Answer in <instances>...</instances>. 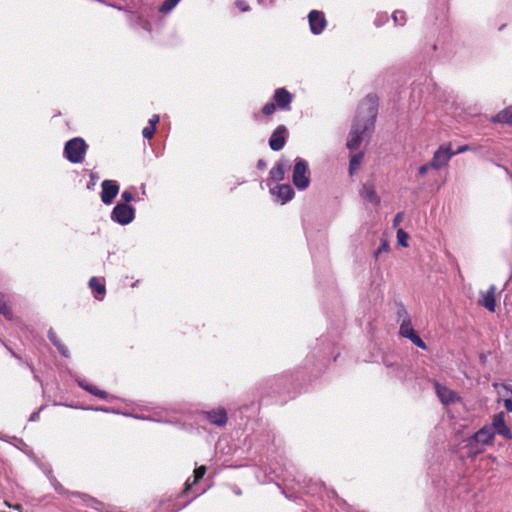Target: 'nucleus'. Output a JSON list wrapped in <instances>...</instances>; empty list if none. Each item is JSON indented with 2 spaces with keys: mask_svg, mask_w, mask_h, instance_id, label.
Here are the masks:
<instances>
[{
  "mask_svg": "<svg viewBox=\"0 0 512 512\" xmlns=\"http://www.w3.org/2000/svg\"><path fill=\"white\" fill-rule=\"evenodd\" d=\"M377 113L378 98L374 94H368L358 107L348 135L346 146L351 152L357 150L364 138L373 132Z\"/></svg>",
  "mask_w": 512,
  "mask_h": 512,
  "instance_id": "1",
  "label": "nucleus"
},
{
  "mask_svg": "<svg viewBox=\"0 0 512 512\" xmlns=\"http://www.w3.org/2000/svg\"><path fill=\"white\" fill-rule=\"evenodd\" d=\"M494 437L495 432L493 431V427H490L489 425H485L478 430L468 441L467 446L469 447V456H476L483 451L477 447L478 444L492 445Z\"/></svg>",
  "mask_w": 512,
  "mask_h": 512,
  "instance_id": "2",
  "label": "nucleus"
},
{
  "mask_svg": "<svg viewBox=\"0 0 512 512\" xmlns=\"http://www.w3.org/2000/svg\"><path fill=\"white\" fill-rule=\"evenodd\" d=\"M87 148L88 145L84 139L76 137L66 142L64 154L69 162L74 164L81 163L84 160Z\"/></svg>",
  "mask_w": 512,
  "mask_h": 512,
  "instance_id": "3",
  "label": "nucleus"
},
{
  "mask_svg": "<svg viewBox=\"0 0 512 512\" xmlns=\"http://www.w3.org/2000/svg\"><path fill=\"white\" fill-rule=\"evenodd\" d=\"M292 181L299 190L306 189L310 184L308 163L302 158L295 159Z\"/></svg>",
  "mask_w": 512,
  "mask_h": 512,
  "instance_id": "4",
  "label": "nucleus"
},
{
  "mask_svg": "<svg viewBox=\"0 0 512 512\" xmlns=\"http://www.w3.org/2000/svg\"><path fill=\"white\" fill-rule=\"evenodd\" d=\"M455 155L452 151L451 143L442 144L434 152L431 159L432 169L439 170L448 165L451 158Z\"/></svg>",
  "mask_w": 512,
  "mask_h": 512,
  "instance_id": "5",
  "label": "nucleus"
},
{
  "mask_svg": "<svg viewBox=\"0 0 512 512\" xmlns=\"http://www.w3.org/2000/svg\"><path fill=\"white\" fill-rule=\"evenodd\" d=\"M134 214L135 210L132 206L118 203L112 210L111 218L121 225H127L133 221Z\"/></svg>",
  "mask_w": 512,
  "mask_h": 512,
  "instance_id": "6",
  "label": "nucleus"
},
{
  "mask_svg": "<svg viewBox=\"0 0 512 512\" xmlns=\"http://www.w3.org/2000/svg\"><path fill=\"white\" fill-rule=\"evenodd\" d=\"M310 30L313 34H320L326 27L327 21L324 13L318 10H312L308 15Z\"/></svg>",
  "mask_w": 512,
  "mask_h": 512,
  "instance_id": "7",
  "label": "nucleus"
},
{
  "mask_svg": "<svg viewBox=\"0 0 512 512\" xmlns=\"http://www.w3.org/2000/svg\"><path fill=\"white\" fill-rule=\"evenodd\" d=\"M273 100L278 109L289 110L293 95L286 88H277L274 92Z\"/></svg>",
  "mask_w": 512,
  "mask_h": 512,
  "instance_id": "8",
  "label": "nucleus"
},
{
  "mask_svg": "<svg viewBox=\"0 0 512 512\" xmlns=\"http://www.w3.org/2000/svg\"><path fill=\"white\" fill-rule=\"evenodd\" d=\"M287 129L284 125H279L272 133L269 139V146L273 151L281 150L286 143Z\"/></svg>",
  "mask_w": 512,
  "mask_h": 512,
  "instance_id": "9",
  "label": "nucleus"
},
{
  "mask_svg": "<svg viewBox=\"0 0 512 512\" xmlns=\"http://www.w3.org/2000/svg\"><path fill=\"white\" fill-rule=\"evenodd\" d=\"M101 200L104 204H111L119 192V186L112 180H104L101 184Z\"/></svg>",
  "mask_w": 512,
  "mask_h": 512,
  "instance_id": "10",
  "label": "nucleus"
},
{
  "mask_svg": "<svg viewBox=\"0 0 512 512\" xmlns=\"http://www.w3.org/2000/svg\"><path fill=\"white\" fill-rule=\"evenodd\" d=\"M204 415L211 424L219 427L225 426L228 421L227 412L223 407L206 411Z\"/></svg>",
  "mask_w": 512,
  "mask_h": 512,
  "instance_id": "11",
  "label": "nucleus"
},
{
  "mask_svg": "<svg viewBox=\"0 0 512 512\" xmlns=\"http://www.w3.org/2000/svg\"><path fill=\"white\" fill-rule=\"evenodd\" d=\"M496 286L491 285L486 292H481V298L479 299V305L483 306L490 312H495L496 309Z\"/></svg>",
  "mask_w": 512,
  "mask_h": 512,
  "instance_id": "12",
  "label": "nucleus"
},
{
  "mask_svg": "<svg viewBox=\"0 0 512 512\" xmlns=\"http://www.w3.org/2000/svg\"><path fill=\"white\" fill-rule=\"evenodd\" d=\"M360 194L365 201L372 203L375 206H378L381 202L373 184H364Z\"/></svg>",
  "mask_w": 512,
  "mask_h": 512,
  "instance_id": "13",
  "label": "nucleus"
},
{
  "mask_svg": "<svg viewBox=\"0 0 512 512\" xmlns=\"http://www.w3.org/2000/svg\"><path fill=\"white\" fill-rule=\"evenodd\" d=\"M436 392L441 402L444 404L454 403L458 400L457 394L445 386L436 384Z\"/></svg>",
  "mask_w": 512,
  "mask_h": 512,
  "instance_id": "14",
  "label": "nucleus"
},
{
  "mask_svg": "<svg viewBox=\"0 0 512 512\" xmlns=\"http://www.w3.org/2000/svg\"><path fill=\"white\" fill-rule=\"evenodd\" d=\"M493 123H501L512 126V106H509L492 117Z\"/></svg>",
  "mask_w": 512,
  "mask_h": 512,
  "instance_id": "15",
  "label": "nucleus"
},
{
  "mask_svg": "<svg viewBox=\"0 0 512 512\" xmlns=\"http://www.w3.org/2000/svg\"><path fill=\"white\" fill-rule=\"evenodd\" d=\"M206 467L204 465L196 468L194 470L193 480L191 481L190 478L187 479L185 483V488L183 490V494L188 493V491L191 489V487L195 484H197L205 475L206 473Z\"/></svg>",
  "mask_w": 512,
  "mask_h": 512,
  "instance_id": "16",
  "label": "nucleus"
},
{
  "mask_svg": "<svg viewBox=\"0 0 512 512\" xmlns=\"http://www.w3.org/2000/svg\"><path fill=\"white\" fill-rule=\"evenodd\" d=\"M89 287L98 299H102L106 293L105 284L97 277H92L89 280Z\"/></svg>",
  "mask_w": 512,
  "mask_h": 512,
  "instance_id": "17",
  "label": "nucleus"
},
{
  "mask_svg": "<svg viewBox=\"0 0 512 512\" xmlns=\"http://www.w3.org/2000/svg\"><path fill=\"white\" fill-rule=\"evenodd\" d=\"M399 333L402 337L407 338L409 340L416 334L409 317L406 316L403 319L400 325Z\"/></svg>",
  "mask_w": 512,
  "mask_h": 512,
  "instance_id": "18",
  "label": "nucleus"
},
{
  "mask_svg": "<svg viewBox=\"0 0 512 512\" xmlns=\"http://www.w3.org/2000/svg\"><path fill=\"white\" fill-rule=\"evenodd\" d=\"M294 196V190L289 184H282L277 187V197L283 203L291 200Z\"/></svg>",
  "mask_w": 512,
  "mask_h": 512,
  "instance_id": "19",
  "label": "nucleus"
},
{
  "mask_svg": "<svg viewBox=\"0 0 512 512\" xmlns=\"http://www.w3.org/2000/svg\"><path fill=\"white\" fill-rule=\"evenodd\" d=\"M270 177L275 182H280L285 177V166L282 163H277L271 170H270Z\"/></svg>",
  "mask_w": 512,
  "mask_h": 512,
  "instance_id": "20",
  "label": "nucleus"
},
{
  "mask_svg": "<svg viewBox=\"0 0 512 512\" xmlns=\"http://www.w3.org/2000/svg\"><path fill=\"white\" fill-rule=\"evenodd\" d=\"M0 314H2L6 319H13V312L8 304L6 297L4 294L0 293Z\"/></svg>",
  "mask_w": 512,
  "mask_h": 512,
  "instance_id": "21",
  "label": "nucleus"
},
{
  "mask_svg": "<svg viewBox=\"0 0 512 512\" xmlns=\"http://www.w3.org/2000/svg\"><path fill=\"white\" fill-rule=\"evenodd\" d=\"M363 157H364L363 152L352 154L350 156L349 172L351 175L354 174L359 169L360 164L363 160Z\"/></svg>",
  "mask_w": 512,
  "mask_h": 512,
  "instance_id": "22",
  "label": "nucleus"
},
{
  "mask_svg": "<svg viewBox=\"0 0 512 512\" xmlns=\"http://www.w3.org/2000/svg\"><path fill=\"white\" fill-rule=\"evenodd\" d=\"M490 427H493V431L495 433H498V430H502L507 427L503 412L494 415L492 425Z\"/></svg>",
  "mask_w": 512,
  "mask_h": 512,
  "instance_id": "23",
  "label": "nucleus"
},
{
  "mask_svg": "<svg viewBox=\"0 0 512 512\" xmlns=\"http://www.w3.org/2000/svg\"><path fill=\"white\" fill-rule=\"evenodd\" d=\"M87 392H89L90 394L100 398V399H107L109 397V394L104 391V390H101L99 389L97 386L95 385H92V384H87V385H84L82 386Z\"/></svg>",
  "mask_w": 512,
  "mask_h": 512,
  "instance_id": "24",
  "label": "nucleus"
},
{
  "mask_svg": "<svg viewBox=\"0 0 512 512\" xmlns=\"http://www.w3.org/2000/svg\"><path fill=\"white\" fill-rule=\"evenodd\" d=\"M408 239H409L408 233H406L403 229L397 230V241H398L399 245H401L402 247H407Z\"/></svg>",
  "mask_w": 512,
  "mask_h": 512,
  "instance_id": "25",
  "label": "nucleus"
},
{
  "mask_svg": "<svg viewBox=\"0 0 512 512\" xmlns=\"http://www.w3.org/2000/svg\"><path fill=\"white\" fill-rule=\"evenodd\" d=\"M179 1L180 0H165L160 7V11L163 13L170 12L178 4Z\"/></svg>",
  "mask_w": 512,
  "mask_h": 512,
  "instance_id": "26",
  "label": "nucleus"
},
{
  "mask_svg": "<svg viewBox=\"0 0 512 512\" xmlns=\"http://www.w3.org/2000/svg\"><path fill=\"white\" fill-rule=\"evenodd\" d=\"M392 18L397 25H404L406 23V15L404 11H395L392 15Z\"/></svg>",
  "mask_w": 512,
  "mask_h": 512,
  "instance_id": "27",
  "label": "nucleus"
},
{
  "mask_svg": "<svg viewBox=\"0 0 512 512\" xmlns=\"http://www.w3.org/2000/svg\"><path fill=\"white\" fill-rule=\"evenodd\" d=\"M276 108H277V106L275 103H273V102L266 103L262 108V113L265 116H270L275 112Z\"/></svg>",
  "mask_w": 512,
  "mask_h": 512,
  "instance_id": "28",
  "label": "nucleus"
},
{
  "mask_svg": "<svg viewBox=\"0 0 512 512\" xmlns=\"http://www.w3.org/2000/svg\"><path fill=\"white\" fill-rule=\"evenodd\" d=\"M59 351V353L64 356V357H68L69 356V350L68 348L62 343L61 340L57 341L55 344H53Z\"/></svg>",
  "mask_w": 512,
  "mask_h": 512,
  "instance_id": "29",
  "label": "nucleus"
},
{
  "mask_svg": "<svg viewBox=\"0 0 512 512\" xmlns=\"http://www.w3.org/2000/svg\"><path fill=\"white\" fill-rule=\"evenodd\" d=\"M155 132L156 128L154 126L148 125L145 128H143L142 135L144 136V138L151 139L154 136Z\"/></svg>",
  "mask_w": 512,
  "mask_h": 512,
  "instance_id": "30",
  "label": "nucleus"
},
{
  "mask_svg": "<svg viewBox=\"0 0 512 512\" xmlns=\"http://www.w3.org/2000/svg\"><path fill=\"white\" fill-rule=\"evenodd\" d=\"M410 341L421 349H426L427 347L425 342L419 337L417 333L410 339Z\"/></svg>",
  "mask_w": 512,
  "mask_h": 512,
  "instance_id": "31",
  "label": "nucleus"
},
{
  "mask_svg": "<svg viewBox=\"0 0 512 512\" xmlns=\"http://www.w3.org/2000/svg\"><path fill=\"white\" fill-rule=\"evenodd\" d=\"M235 5L241 12H247L250 10V6L245 0H237Z\"/></svg>",
  "mask_w": 512,
  "mask_h": 512,
  "instance_id": "32",
  "label": "nucleus"
},
{
  "mask_svg": "<svg viewBox=\"0 0 512 512\" xmlns=\"http://www.w3.org/2000/svg\"><path fill=\"white\" fill-rule=\"evenodd\" d=\"M122 200L124 201L123 204H128L129 202L134 200V195L131 191L125 190L121 195Z\"/></svg>",
  "mask_w": 512,
  "mask_h": 512,
  "instance_id": "33",
  "label": "nucleus"
},
{
  "mask_svg": "<svg viewBox=\"0 0 512 512\" xmlns=\"http://www.w3.org/2000/svg\"><path fill=\"white\" fill-rule=\"evenodd\" d=\"M390 247L387 241H383L381 246L378 248V250L375 252V257H378L379 254L385 252H389Z\"/></svg>",
  "mask_w": 512,
  "mask_h": 512,
  "instance_id": "34",
  "label": "nucleus"
},
{
  "mask_svg": "<svg viewBox=\"0 0 512 512\" xmlns=\"http://www.w3.org/2000/svg\"><path fill=\"white\" fill-rule=\"evenodd\" d=\"M498 435L502 436L503 438L510 440L512 438V433L508 427H505L502 430H498Z\"/></svg>",
  "mask_w": 512,
  "mask_h": 512,
  "instance_id": "35",
  "label": "nucleus"
},
{
  "mask_svg": "<svg viewBox=\"0 0 512 512\" xmlns=\"http://www.w3.org/2000/svg\"><path fill=\"white\" fill-rule=\"evenodd\" d=\"M429 169H432V167H431V161H430L429 163H426V164H424V165L420 166V167H419V169H418V174H419L420 176H423V175H425V174L427 173V171H428Z\"/></svg>",
  "mask_w": 512,
  "mask_h": 512,
  "instance_id": "36",
  "label": "nucleus"
},
{
  "mask_svg": "<svg viewBox=\"0 0 512 512\" xmlns=\"http://www.w3.org/2000/svg\"><path fill=\"white\" fill-rule=\"evenodd\" d=\"M48 338L52 342V344H55L57 341H59V337L57 336V333L51 328L48 331Z\"/></svg>",
  "mask_w": 512,
  "mask_h": 512,
  "instance_id": "37",
  "label": "nucleus"
},
{
  "mask_svg": "<svg viewBox=\"0 0 512 512\" xmlns=\"http://www.w3.org/2000/svg\"><path fill=\"white\" fill-rule=\"evenodd\" d=\"M403 219H404V213L403 212L397 213L393 220V226L397 227L403 221Z\"/></svg>",
  "mask_w": 512,
  "mask_h": 512,
  "instance_id": "38",
  "label": "nucleus"
},
{
  "mask_svg": "<svg viewBox=\"0 0 512 512\" xmlns=\"http://www.w3.org/2000/svg\"><path fill=\"white\" fill-rule=\"evenodd\" d=\"M470 150H471L470 146L462 145V146H459L456 151H453V153H455V155H457V154L464 153V152H467Z\"/></svg>",
  "mask_w": 512,
  "mask_h": 512,
  "instance_id": "39",
  "label": "nucleus"
},
{
  "mask_svg": "<svg viewBox=\"0 0 512 512\" xmlns=\"http://www.w3.org/2000/svg\"><path fill=\"white\" fill-rule=\"evenodd\" d=\"M159 122V116L158 115H153L150 119H149V125L150 126H154L156 128V125L157 123Z\"/></svg>",
  "mask_w": 512,
  "mask_h": 512,
  "instance_id": "40",
  "label": "nucleus"
},
{
  "mask_svg": "<svg viewBox=\"0 0 512 512\" xmlns=\"http://www.w3.org/2000/svg\"><path fill=\"white\" fill-rule=\"evenodd\" d=\"M504 407L508 412H512V399H505Z\"/></svg>",
  "mask_w": 512,
  "mask_h": 512,
  "instance_id": "41",
  "label": "nucleus"
},
{
  "mask_svg": "<svg viewBox=\"0 0 512 512\" xmlns=\"http://www.w3.org/2000/svg\"><path fill=\"white\" fill-rule=\"evenodd\" d=\"M503 387H504V389H505L506 391H508V392L511 394V396H512V386L504 385Z\"/></svg>",
  "mask_w": 512,
  "mask_h": 512,
  "instance_id": "42",
  "label": "nucleus"
},
{
  "mask_svg": "<svg viewBox=\"0 0 512 512\" xmlns=\"http://www.w3.org/2000/svg\"><path fill=\"white\" fill-rule=\"evenodd\" d=\"M258 167H259V168H264V167H265V163H264V161H263V160H259V161H258Z\"/></svg>",
  "mask_w": 512,
  "mask_h": 512,
  "instance_id": "43",
  "label": "nucleus"
}]
</instances>
